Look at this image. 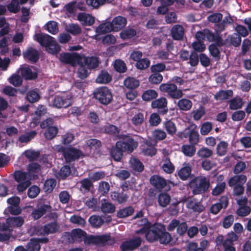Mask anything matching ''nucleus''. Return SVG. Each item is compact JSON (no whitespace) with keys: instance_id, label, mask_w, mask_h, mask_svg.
Segmentation results:
<instances>
[{"instance_id":"nucleus-12","label":"nucleus","mask_w":251,"mask_h":251,"mask_svg":"<svg viewBox=\"0 0 251 251\" xmlns=\"http://www.w3.org/2000/svg\"><path fill=\"white\" fill-rule=\"evenodd\" d=\"M167 104L168 101L166 98L161 97L151 101V107L153 109H157L159 114L164 115L168 112Z\"/></svg>"},{"instance_id":"nucleus-51","label":"nucleus","mask_w":251,"mask_h":251,"mask_svg":"<svg viewBox=\"0 0 251 251\" xmlns=\"http://www.w3.org/2000/svg\"><path fill=\"white\" fill-rule=\"evenodd\" d=\"M13 176L15 181L18 183L30 181L27 177L26 173L21 171H16L13 174Z\"/></svg>"},{"instance_id":"nucleus-36","label":"nucleus","mask_w":251,"mask_h":251,"mask_svg":"<svg viewBox=\"0 0 251 251\" xmlns=\"http://www.w3.org/2000/svg\"><path fill=\"white\" fill-rule=\"evenodd\" d=\"M181 149L183 153L188 157L193 156L196 152V145L192 144L183 145Z\"/></svg>"},{"instance_id":"nucleus-11","label":"nucleus","mask_w":251,"mask_h":251,"mask_svg":"<svg viewBox=\"0 0 251 251\" xmlns=\"http://www.w3.org/2000/svg\"><path fill=\"white\" fill-rule=\"evenodd\" d=\"M142 242V240L140 237L134 236L123 242L120 248L122 251H133L141 246Z\"/></svg>"},{"instance_id":"nucleus-62","label":"nucleus","mask_w":251,"mask_h":251,"mask_svg":"<svg viewBox=\"0 0 251 251\" xmlns=\"http://www.w3.org/2000/svg\"><path fill=\"white\" fill-rule=\"evenodd\" d=\"M9 82L15 87H18L22 85L23 78L19 75L13 74L9 78Z\"/></svg>"},{"instance_id":"nucleus-17","label":"nucleus","mask_w":251,"mask_h":251,"mask_svg":"<svg viewBox=\"0 0 251 251\" xmlns=\"http://www.w3.org/2000/svg\"><path fill=\"white\" fill-rule=\"evenodd\" d=\"M52 207L50 204H42L31 213V216L34 220H37L42 217L46 213L51 211Z\"/></svg>"},{"instance_id":"nucleus-58","label":"nucleus","mask_w":251,"mask_h":251,"mask_svg":"<svg viewBox=\"0 0 251 251\" xmlns=\"http://www.w3.org/2000/svg\"><path fill=\"white\" fill-rule=\"evenodd\" d=\"M228 144L224 141L220 142L217 146V153L219 156L225 155L227 151Z\"/></svg>"},{"instance_id":"nucleus-45","label":"nucleus","mask_w":251,"mask_h":251,"mask_svg":"<svg viewBox=\"0 0 251 251\" xmlns=\"http://www.w3.org/2000/svg\"><path fill=\"white\" fill-rule=\"evenodd\" d=\"M130 166L132 169L138 172H142L144 169L143 163L136 158H131L129 161Z\"/></svg>"},{"instance_id":"nucleus-22","label":"nucleus","mask_w":251,"mask_h":251,"mask_svg":"<svg viewBox=\"0 0 251 251\" xmlns=\"http://www.w3.org/2000/svg\"><path fill=\"white\" fill-rule=\"evenodd\" d=\"M150 181L151 184L157 189H162L167 185L166 180L158 175L152 176Z\"/></svg>"},{"instance_id":"nucleus-14","label":"nucleus","mask_w":251,"mask_h":251,"mask_svg":"<svg viewBox=\"0 0 251 251\" xmlns=\"http://www.w3.org/2000/svg\"><path fill=\"white\" fill-rule=\"evenodd\" d=\"M82 152L74 147L66 148V150L64 152L63 157L67 163H70L73 161L78 159L81 155Z\"/></svg>"},{"instance_id":"nucleus-61","label":"nucleus","mask_w":251,"mask_h":251,"mask_svg":"<svg viewBox=\"0 0 251 251\" xmlns=\"http://www.w3.org/2000/svg\"><path fill=\"white\" fill-rule=\"evenodd\" d=\"M150 63V60L148 58H141L136 63L135 66L137 69L143 70L148 68Z\"/></svg>"},{"instance_id":"nucleus-39","label":"nucleus","mask_w":251,"mask_h":251,"mask_svg":"<svg viewBox=\"0 0 251 251\" xmlns=\"http://www.w3.org/2000/svg\"><path fill=\"white\" fill-rule=\"evenodd\" d=\"M111 197L113 201H116L119 203L126 202L128 198L127 195L123 192H117L116 191L111 193Z\"/></svg>"},{"instance_id":"nucleus-38","label":"nucleus","mask_w":251,"mask_h":251,"mask_svg":"<svg viewBox=\"0 0 251 251\" xmlns=\"http://www.w3.org/2000/svg\"><path fill=\"white\" fill-rule=\"evenodd\" d=\"M229 108L231 110H237L241 108L243 105V99L239 97H235L228 101Z\"/></svg>"},{"instance_id":"nucleus-37","label":"nucleus","mask_w":251,"mask_h":251,"mask_svg":"<svg viewBox=\"0 0 251 251\" xmlns=\"http://www.w3.org/2000/svg\"><path fill=\"white\" fill-rule=\"evenodd\" d=\"M157 201L160 206L165 207L170 203L171 197L166 192H161L158 196Z\"/></svg>"},{"instance_id":"nucleus-27","label":"nucleus","mask_w":251,"mask_h":251,"mask_svg":"<svg viewBox=\"0 0 251 251\" xmlns=\"http://www.w3.org/2000/svg\"><path fill=\"white\" fill-rule=\"evenodd\" d=\"M77 19L85 25H92L95 23V18L89 14L79 13L77 15Z\"/></svg>"},{"instance_id":"nucleus-16","label":"nucleus","mask_w":251,"mask_h":251,"mask_svg":"<svg viewBox=\"0 0 251 251\" xmlns=\"http://www.w3.org/2000/svg\"><path fill=\"white\" fill-rule=\"evenodd\" d=\"M79 55L77 53L71 54L69 52L61 53L59 54V61L66 64H70L74 66L76 62H78Z\"/></svg>"},{"instance_id":"nucleus-21","label":"nucleus","mask_w":251,"mask_h":251,"mask_svg":"<svg viewBox=\"0 0 251 251\" xmlns=\"http://www.w3.org/2000/svg\"><path fill=\"white\" fill-rule=\"evenodd\" d=\"M23 57L25 59L28 60L31 63H36L39 59L38 51L30 47L23 53Z\"/></svg>"},{"instance_id":"nucleus-40","label":"nucleus","mask_w":251,"mask_h":251,"mask_svg":"<svg viewBox=\"0 0 251 251\" xmlns=\"http://www.w3.org/2000/svg\"><path fill=\"white\" fill-rule=\"evenodd\" d=\"M88 222L92 227L98 228L103 224L104 220L99 215H93L89 217Z\"/></svg>"},{"instance_id":"nucleus-56","label":"nucleus","mask_w":251,"mask_h":251,"mask_svg":"<svg viewBox=\"0 0 251 251\" xmlns=\"http://www.w3.org/2000/svg\"><path fill=\"white\" fill-rule=\"evenodd\" d=\"M164 128L168 134L173 135L176 133V128L175 124L171 120L166 121L164 124Z\"/></svg>"},{"instance_id":"nucleus-43","label":"nucleus","mask_w":251,"mask_h":251,"mask_svg":"<svg viewBox=\"0 0 251 251\" xmlns=\"http://www.w3.org/2000/svg\"><path fill=\"white\" fill-rule=\"evenodd\" d=\"M85 145L90 150L95 151L101 147V142L98 139L91 138L85 141Z\"/></svg>"},{"instance_id":"nucleus-63","label":"nucleus","mask_w":251,"mask_h":251,"mask_svg":"<svg viewBox=\"0 0 251 251\" xmlns=\"http://www.w3.org/2000/svg\"><path fill=\"white\" fill-rule=\"evenodd\" d=\"M163 80V76L160 73H152L149 78V82L152 84H159Z\"/></svg>"},{"instance_id":"nucleus-6","label":"nucleus","mask_w":251,"mask_h":251,"mask_svg":"<svg viewBox=\"0 0 251 251\" xmlns=\"http://www.w3.org/2000/svg\"><path fill=\"white\" fill-rule=\"evenodd\" d=\"M54 123V121L52 118H48L40 124L41 128L46 129L44 137L47 140H52L56 136L58 132V128L57 126H53Z\"/></svg>"},{"instance_id":"nucleus-20","label":"nucleus","mask_w":251,"mask_h":251,"mask_svg":"<svg viewBox=\"0 0 251 251\" xmlns=\"http://www.w3.org/2000/svg\"><path fill=\"white\" fill-rule=\"evenodd\" d=\"M113 31L117 32L122 29L126 25V19L124 17L118 16L115 17L111 22Z\"/></svg>"},{"instance_id":"nucleus-41","label":"nucleus","mask_w":251,"mask_h":251,"mask_svg":"<svg viewBox=\"0 0 251 251\" xmlns=\"http://www.w3.org/2000/svg\"><path fill=\"white\" fill-rule=\"evenodd\" d=\"M192 102L187 99H181L179 100L176 104V105L180 110L188 111L192 107Z\"/></svg>"},{"instance_id":"nucleus-9","label":"nucleus","mask_w":251,"mask_h":251,"mask_svg":"<svg viewBox=\"0 0 251 251\" xmlns=\"http://www.w3.org/2000/svg\"><path fill=\"white\" fill-rule=\"evenodd\" d=\"M120 138L122 140L118 141L119 143L122 145L123 149L129 153L132 152L138 145L137 141L129 134H122Z\"/></svg>"},{"instance_id":"nucleus-42","label":"nucleus","mask_w":251,"mask_h":251,"mask_svg":"<svg viewBox=\"0 0 251 251\" xmlns=\"http://www.w3.org/2000/svg\"><path fill=\"white\" fill-rule=\"evenodd\" d=\"M6 223L11 227H20L24 220L21 217H9L6 219Z\"/></svg>"},{"instance_id":"nucleus-31","label":"nucleus","mask_w":251,"mask_h":251,"mask_svg":"<svg viewBox=\"0 0 251 251\" xmlns=\"http://www.w3.org/2000/svg\"><path fill=\"white\" fill-rule=\"evenodd\" d=\"M184 34V28L179 25H174L171 29V35L174 40H181Z\"/></svg>"},{"instance_id":"nucleus-49","label":"nucleus","mask_w":251,"mask_h":251,"mask_svg":"<svg viewBox=\"0 0 251 251\" xmlns=\"http://www.w3.org/2000/svg\"><path fill=\"white\" fill-rule=\"evenodd\" d=\"M71 173L69 166L64 165L62 167L58 173L57 177L60 179L64 180L68 177Z\"/></svg>"},{"instance_id":"nucleus-28","label":"nucleus","mask_w":251,"mask_h":251,"mask_svg":"<svg viewBox=\"0 0 251 251\" xmlns=\"http://www.w3.org/2000/svg\"><path fill=\"white\" fill-rule=\"evenodd\" d=\"M112 25L110 22L106 21L100 24L96 28V32L98 35L103 34L113 31Z\"/></svg>"},{"instance_id":"nucleus-46","label":"nucleus","mask_w":251,"mask_h":251,"mask_svg":"<svg viewBox=\"0 0 251 251\" xmlns=\"http://www.w3.org/2000/svg\"><path fill=\"white\" fill-rule=\"evenodd\" d=\"M56 185V181L54 178L47 179L44 184L43 190L47 194L51 193Z\"/></svg>"},{"instance_id":"nucleus-19","label":"nucleus","mask_w":251,"mask_h":251,"mask_svg":"<svg viewBox=\"0 0 251 251\" xmlns=\"http://www.w3.org/2000/svg\"><path fill=\"white\" fill-rule=\"evenodd\" d=\"M190 129L189 132L188 141L190 144L197 145L200 142V135L198 131L197 125H190Z\"/></svg>"},{"instance_id":"nucleus-18","label":"nucleus","mask_w":251,"mask_h":251,"mask_svg":"<svg viewBox=\"0 0 251 251\" xmlns=\"http://www.w3.org/2000/svg\"><path fill=\"white\" fill-rule=\"evenodd\" d=\"M125 151L123 149L122 145L117 141L114 146H113L110 151V154L113 160L119 162L123 156V152Z\"/></svg>"},{"instance_id":"nucleus-48","label":"nucleus","mask_w":251,"mask_h":251,"mask_svg":"<svg viewBox=\"0 0 251 251\" xmlns=\"http://www.w3.org/2000/svg\"><path fill=\"white\" fill-rule=\"evenodd\" d=\"M101 210L103 213H112L115 210V206L114 204L104 199L102 201Z\"/></svg>"},{"instance_id":"nucleus-10","label":"nucleus","mask_w":251,"mask_h":251,"mask_svg":"<svg viewBox=\"0 0 251 251\" xmlns=\"http://www.w3.org/2000/svg\"><path fill=\"white\" fill-rule=\"evenodd\" d=\"M100 63V59L96 56H86L79 55L78 63L83 64L88 70H93L98 68Z\"/></svg>"},{"instance_id":"nucleus-47","label":"nucleus","mask_w":251,"mask_h":251,"mask_svg":"<svg viewBox=\"0 0 251 251\" xmlns=\"http://www.w3.org/2000/svg\"><path fill=\"white\" fill-rule=\"evenodd\" d=\"M158 96L157 92L153 89H149L144 91L142 98L144 101H149L155 99Z\"/></svg>"},{"instance_id":"nucleus-44","label":"nucleus","mask_w":251,"mask_h":251,"mask_svg":"<svg viewBox=\"0 0 251 251\" xmlns=\"http://www.w3.org/2000/svg\"><path fill=\"white\" fill-rule=\"evenodd\" d=\"M213 151L205 147L201 148L197 152V156L201 159H207L212 156Z\"/></svg>"},{"instance_id":"nucleus-64","label":"nucleus","mask_w":251,"mask_h":251,"mask_svg":"<svg viewBox=\"0 0 251 251\" xmlns=\"http://www.w3.org/2000/svg\"><path fill=\"white\" fill-rule=\"evenodd\" d=\"M46 26L47 30L52 34H56L58 32L57 23L55 21L49 22L46 24Z\"/></svg>"},{"instance_id":"nucleus-26","label":"nucleus","mask_w":251,"mask_h":251,"mask_svg":"<svg viewBox=\"0 0 251 251\" xmlns=\"http://www.w3.org/2000/svg\"><path fill=\"white\" fill-rule=\"evenodd\" d=\"M21 74L25 80H34L37 78L38 74L36 72H33L29 67H25L20 68Z\"/></svg>"},{"instance_id":"nucleus-34","label":"nucleus","mask_w":251,"mask_h":251,"mask_svg":"<svg viewBox=\"0 0 251 251\" xmlns=\"http://www.w3.org/2000/svg\"><path fill=\"white\" fill-rule=\"evenodd\" d=\"M134 212L133 207L132 206H128L118 210L116 216L118 218H125L132 215Z\"/></svg>"},{"instance_id":"nucleus-3","label":"nucleus","mask_w":251,"mask_h":251,"mask_svg":"<svg viewBox=\"0 0 251 251\" xmlns=\"http://www.w3.org/2000/svg\"><path fill=\"white\" fill-rule=\"evenodd\" d=\"M72 98L71 94L66 92L55 95L51 100V105L57 109L66 108L72 104Z\"/></svg>"},{"instance_id":"nucleus-32","label":"nucleus","mask_w":251,"mask_h":251,"mask_svg":"<svg viewBox=\"0 0 251 251\" xmlns=\"http://www.w3.org/2000/svg\"><path fill=\"white\" fill-rule=\"evenodd\" d=\"M124 86L129 90H134L140 85L139 81L133 77H128L124 81Z\"/></svg>"},{"instance_id":"nucleus-25","label":"nucleus","mask_w":251,"mask_h":251,"mask_svg":"<svg viewBox=\"0 0 251 251\" xmlns=\"http://www.w3.org/2000/svg\"><path fill=\"white\" fill-rule=\"evenodd\" d=\"M247 201L244 200L238 201V204L240 206L236 211V214L240 217H245L248 215L251 212L250 206L245 205Z\"/></svg>"},{"instance_id":"nucleus-23","label":"nucleus","mask_w":251,"mask_h":251,"mask_svg":"<svg viewBox=\"0 0 251 251\" xmlns=\"http://www.w3.org/2000/svg\"><path fill=\"white\" fill-rule=\"evenodd\" d=\"M186 206L188 209H192L195 212L201 213L204 209V207L201 202L198 201L195 199L187 201Z\"/></svg>"},{"instance_id":"nucleus-50","label":"nucleus","mask_w":251,"mask_h":251,"mask_svg":"<svg viewBox=\"0 0 251 251\" xmlns=\"http://www.w3.org/2000/svg\"><path fill=\"white\" fill-rule=\"evenodd\" d=\"M136 35V30L132 28L124 29L120 33V37L123 39H130L134 37Z\"/></svg>"},{"instance_id":"nucleus-33","label":"nucleus","mask_w":251,"mask_h":251,"mask_svg":"<svg viewBox=\"0 0 251 251\" xmlns=\"http://www.w3.org/2000/svg\"><path fill=\"white\" fill-rule=\"evenodd\" d=\"M112 80V76L107 71L101 70L96 78V82L100 84H106Z\"/></svg>"},{"instance_id":"nucleus-54","label":"nucleus","mask_w":251,"mask_h":251,"mask_svg":"<svg viewBox=\"0 0 251 251\" xmlns=\"http://www.w3.org/2000/svg\"><path fill=\"white\" fill-rule=\"evenodd\" d=\"M36 134L37 132L36 131H31L29 132L21 135L19 138V141L22 143H27L33 139Z\"/></svg>"},{"instance_id":"nucleus-4","label":"nucleus","mask_w":251,"mask_h":251,"mask_svg":"<svg viewBox=\"0 0 251 251\" xmlns=\"http://www.w3.org/2000/svg\"><path fill=\"white\" fill-rule=\"evenodd\" d=\"M94 98L100 104L107 105L113 100V95L110 89L106 86L96 88L93 93Z\"/></svg>"},{"instance_id":"nucleus-55","label":"nucleus","mask_w":251,"mask_h":251,"mask_svg":"<svg viewBox=\"0 0 251 251\" xmlns=\"http://www.w3.org/2000/svg\"><path fill=\"white\" fill-rule=\"evenodd\" d=\"M86 235V232L80 228L74 229L71 232V236L74 240L77 239H83Z\"/></svg>"},{"instance_id":"nucleus-2","label":"nucleus","mask_w":251,"mask_h":251,"mask_svg":"<svg viewBox=\"0 0 251 251\" xmlns=\"http://www.w3.org/2000/svg\"><path fill=\"white\" fill-rule=\"evenodd\" d=\"M35 39L41 46L45 47L46 50L50 54H57L61 50L60 45L55 39L48 34H36Z\"/></svg>"},{"instance_id":"nucleus-59","label":"nucleus","mask_w":251,"mask_h":251,"mask_svg":"<svg viewBox=\"0 0 251 251\" xmlns=\"http://www.w3.org/2000/svg\"><path fill=\"white\" fill-rule=\"evenodd\" d=\"M26 98L29 102L34 103L40 99V96L35 90H31L27 92Z\"/></svg>"},{"instance_id":"nucleus-5","label":"nucleus","mask_w":251,"mask_h":251,"mask_svg":"<svg viewBox=\"0 0 251 251\" xmlns=\"http://www.w3.org/2000/svg\"><path fill=\"white\" fill-rule=\"evenodd\" d=\"M191 185L193 186V193L194 195H198L205 193L210 184L209 179L205 176H201L193 179Z\"/></svg>"},{"instance_id":"nucleus-24","label":"nucleus","mask_w":251,"mask_h":251,"mask_svg":"<svg viewBox=\"0 0 251 251\" xmlns=\"http://www.w3.org/2000/svg\"><path fill=\"white\" fill-rule=\"evenodd\" d=\"M115 241V240L111 238L109 234L96 236V245L103 246L107 244L112 245Z\"/></svg>"},{"instance_id":"nucleus-35","label":"nucleus","mask_w":251,"mask_h":251,"mask_svg":"<svg viewBox=\"0 0 251 251\" xmlns=\"http://www.w3.org/2000/svg\"><path fill=\"white\" fill-rule=\"evenodd\" d=\"M233 94V91L231 90H220L215 94L214 97L217 100H224L232 97Z\"/></svg>"},{"instance_id":"nucleus-7","label":"nucleus","mask_w":251,"mask_h":251,"mask_svg":"<svg viewBox=\"0 0 251 251\" xmlns=\"http://www.w3.org/2000/svg\"><path fill=\"white\" fill-rule=\"evenodd\" d=\"M60 226L57 222L53 221L48 223L40 227H35L34 234L38 236L49 235L58 232Z\"/></svg>"},{"instance_id":"nucleus-57","label":"nucleus","mask_w":251,"mask_h":251,"mask_svg":"<svg viewBox=\"0 0 251 251\" xmlns=\"http://www.w3.org/2000/svg\"><path fill=\"white\" fill-rule=\"evenodd\" d=\"M79 65V68L77 70L78 77L81 79L86 78L90 74L88 69L82 63H78Z\"/></svg>"},{"instance_id":"nucleus-53","label":"nucleus","mask_w":251,"mask_h":251,"mask_svg":"<svg viewBox=\"0 0 251 251\" xmlns=\"http://www.w3.org/2000/svg\"><path fill=\"white\" fill-rule=\"evenodd\" d=\"M28 251H39L41 246L39 241L37 239H31L26 246Z\"/></svg>"},{"instance_id":"nucleus-1","label":"nucleus","mask_w":251,"mask_h":251,"mask_svg":"<svg viewBox=\"0 0 251 251\" xmlns=\"http://www.w3.org/2000/svg\"><path fill=\"white\" fill-rule=\"evenodd\" d=\"M146 240L150 242L159 241L161 244H167L172 240L170 234L166 231L165 226L161 223H150L149 230L146 235Z\"/></svg>"},{"instance_id":"nucleus-8","label":"nucleus","mask_w":251,"mask_h":251,"mask_svg":"<svg viewBox=\"0 0 251 251\" xmlns=\"http://www.w3.org/2000/svg\"><path fill=\"white\" fill-rule=\"evenodd\" d=\"M159 89L161 92L167 93L169 97L173 99H179L183 95L182 91L178 89L174 83H162L160 85Z\"/></svg>"},{"instance_id":"nucleus-29","label":"nucleus","mask_w":251,"mask_h":251,"mask_svg":"<svg viewBox=\"0 0 251 251\" xmlns=\"http://www.w3.org/2000/svg\"><path fill=\"white\" fill-rule=\"evenodd\" d=\"M247 179V176L244 175H236L229 179L228 183L230 187L237 185H244Z\"/></svg>"},{"instance_id":"nucleus-60","label":"nucleus","mask_w":251,"mask_h":251,"mask_svg":"<svg viewBox=\"0 0 251 251\" xmlns=\"http://www.w3.org/2000/svg\"><path fill=\"white\" fill-rule=\"evenodd\" d=\"M114 68L117 72L119 73H125L127 70L125 63L120 59L115 60Z\"/></svg>"},{"instance_id":"nucleus-30","label":"nucleus","mask_w":251,"mask_h":251,"mask_svg":"<svg viewBox=\"0 0 251 251\" xmlns=\"http://www.w3.org/2000/svg\"><path fill=\"white\" fill-rule=\"evenodd\" d=\"M192 167L190 164H185L178 172L179 178L182 180H187L191 175Z\"/></svg>"},{"instance_id":"nucleus-15","label":"nucleus","mask_w":251,"mask_h":251,"mask_svg":"<svg viewBox=\"0 0 251 251\" xmlns=\"http://www.w3.org/2000/svg\"><path fill=\"white\" fill-rule=\"evenodd\" d=\"M140 149L142 153L147 156H152L156 154L157 151L151 139L144 140Z\"/></svg>"},{"instance_id":"nucleus-13","label":"nucleus","mask_w":251,"mask_h":251,"mask_svg":"<svg viewBox=\"0 0 251 251\" xmlns=\"http://www.w3.org/2000/svg\"><path fill=\"white\" fill-rule=\"evenodd\" d=\"M229 204L228 199L227 197L223 196L221 197L218 202L211 205L209 212L213 215H217L222 209H225Z\"/></svg>"},{"instance_id":"nucleus-52","label":"nucleus","mask_w":251,"mask_h":251,"mask_svg":"<svg viewBox=\"0 0 251 251\" xmlns=\"http://www.w3.org/2000/svg\"><path fill=\"white\" fill-rule=\"evenodd\" d=\"M141 224L144 225L143 227H142L140 229L137 230L135 231V233L137 234H144L145 235V238H146V235L148 230H149V226L150 223L149 222L148 219L147 218H143L141 220Z\"/></svg>"}]
</instances>
